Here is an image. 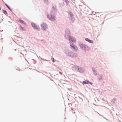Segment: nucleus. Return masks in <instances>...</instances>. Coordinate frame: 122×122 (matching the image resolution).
Segmentation results:
<instances>
[{
    "label": "nucleus",
    "instance_id": "nucleus-1",
    "mask_svg": "<svg viewBox=\"0 0 122 122\" xmlns=\"http://www.w3.org/2000/svg\"><path fill=\"white\" fill-rule=\"evenodd\" d=\"M47 17L51 20H55V16L52 15V13L50 14H48L47 16Z\"/></svg>",
    "mask_w": 122,
    "mask_h": 122
},
{
    "label": "nucleus",
    "instance_id": "nucleus-2",
    "mask_svg": "<svg viewBox=\"0 0 122 122\" xmlns=\"http://www.w3.org/2000/svg\"><path fill=\"white\" fill-rule=\"evenodd\" d=\"M41 26L42 29L44 30H46L47 28V25L45 23H42L41 25Z\"/></svg>",
    "mask_w": 122,
    "mask_h": 122
},
{
    "label": "nucleus",
    "instance_id": "nucleus-3",
    "mask_svg": "<svg viewBox=\"0 0 122 122\" xmlns=\"http://www.w3.org/2000/svg\"><path fill=\"white\" fill-rule=\"evenodd\" d=\"M31 25L35 29H39V27L36 25L34 23H32Z\"/></svg>",
    "mask_w": 122,
    "mask_h": 122
},
{
    "label": "nucleus",
    "instance_id": "nucleus-4",
    "mask_svg": "<svg viewBox=\"0 0 122 122\" xmlns=\"http://www.w3.org/2000/svg\"><path fill=\"white\" fill-rule=\"evenodd\" d=\"M69 41L71 42V41L72 42H75L76 40L75 39L72 38L71 36H70L69 37Z\"/></svg>",
    "mask_w": 122,
    "mask_h": 122
},
{
    "label": "nucleus",
    "instance_id": "nucleus-5",
    "mask_svg": "<svg viewBox=\"0 0 122 122\" xmlns=\"http://www.w3.org/2000/svg\"><path fill=\"white\" fill-rule=\"evenodd\" d=\"M80 47L82 49H85L86 48V46L85 45L81 44L80 45Z\"/></svg>",
    "mask_w": 122,
    "mask_h": 122
},
{
    "label": "nucleus",
    "instance_id": "nucleus-6",
    "mask_svg": "<svg viewBox=\"0 0 122 122\" xmlns=\"http://www.w3.org/2000/svg\"><path fill=\"white\" fill-rule=\"evenodd\" d=\"M85 40L86 41H88L90 43H93V41H92L91 40L88 38H86L85 39Z\"/></svg>",
    "mask_w": 122,
    "mask_h": 122
},
{
    "label": "nucleus",
    "instance_id": "nucleus-7",
    "mask_svg": "<svg viewBox=\"0 0 122 122\" xmlns=\"http://www.w3.org/2000/svg\"><path fill=\"white\" fill-rule=\"evenodd\" d=\"M89 82V81L87 80H85L84 81H83V82L82 84H88Z\"/></svg>",
    "mask_w": 122,
    "mask_h": 122
},
{
    "label": "nucleus",
    "instance_id": "nucleus-8",
    "mask_svg": "<svg viewBox=\"0 0 122 122\" xmlns=\"http://www.w3.org/2000/svg\"><path fill=\"white\" fill-rule=\"evenodd\" d=\"M19 22L23 24L25 22L24 21L22 20H20L19 21Z\"/></svg>",
    "mask_w": 122,
    "mask_h": 122
},
{
    "label": "nucleus",
    "instance_id": "nucleus-9",
    "mask_svg": "<svg viewBox=\"0 0 122 122\" xmlns=\"http://www.w3.org/2000/svg\"><path fill=\"white\" fill-rule=\"evenodd\" d=\"M3 13L5 15L7 14V11L4 10H3Z\"/></svg>",
    "mask_w": 122,
    "mask_h": 122
},
{
    "label": "nucleus",
    "instance_id": "nucleus-10",
    "mask_svg": "<svg viewBox=\"0 0 122 122\" xmlns=\"http://www.w3.org/2000/svg\"><path fill=\"white\" fill-rule=\"evenodd\" d=\"M51 60L53 62H55V61H54V59L53 58H51Z\"/></svg>",
    "mask_w": 122,
    "mask_h": 122
},
{
    "label": "nucleus",
    "instance_id": "nucleus-11",
    "mask_svg": "<svg viewBox=\"0 0 122 122\" xmlns=\"http://www.w3.org/2000/svg\"><path fill=\"white\" fill-rule=\"evenodd\" d=\"M5 5H6V6H7V7L10 10H11L10 9L9 7L6 4H5Z\"/></svg>",
    "mask_w": 122,
    "mask_h": 122
},
{
    "label": "nucleus",
    "instance_id": "nucleus-12",
    "mask_svg": "<svg viewBox=\"0 0 122 122\" xmlns=\"http://www.w3.org/2000/svg\"><path fill=\"white\" fill-rule=\"evenodd\" d=\"M89 83H88V84H89L91 85H92V82H89Z\"/></svg>",
    "mask_w": 122,
    "mask_h": 122
},
{
    "label": "nucleus",
    "instance_id": "nucleus-13",
    "mask_svg": "<svg viewBox=\"0 0 122 122\" xmlns=\"http://www.w3.org/2000/svg\"><path fill=\"white\" fill-rule=\"evenodd\" d=\"M72 47H73L74 48V46L73 45H70Z\"/></svg>",
    "mask_w": 122,
    "mask_h": 122
},
{
    "label": "nucleus",
    "instance_id": "nucleus-14",
    "mask_svg": "<svg viewBox=\"0 0 122 122\" xmlns=\"http://www.w3.org/2000/svg\"><path fill=\"white\" fill-rule=\"evenodd\" d=\"M59 73H60V74L61 75L62 74V73L61 72H59Z\"/></svg>",
    "mask_w": 122,
    "mask_h": 122
},
{
    "label": "nucleus",
    "instance_id": "nucleus-15",
    "mask_svg": "<svg viewBox=\"0 0 122 122\" xmlns=\"http://www.w3.org/2000/svg\"><path fill=\"white\" fill-rule=\"evenodd\" d=\"M1 8L0 7V10H1Z\"/></svg>",
    "mask_w": 122,
    "mask_h": 122
}]
</instances>
